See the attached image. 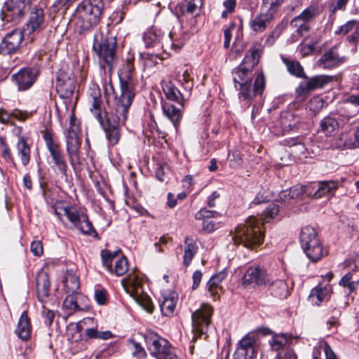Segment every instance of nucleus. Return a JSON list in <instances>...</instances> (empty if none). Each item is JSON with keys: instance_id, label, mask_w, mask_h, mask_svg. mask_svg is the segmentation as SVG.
<instances>
[{"instance_id": "nucleus-47", "label": "nucleus", "mask_w": 359, "mask_h": 359, "mask_svg": "<svg viewBox=\"0 0 359 359\" xmlns=\"http://www.w3.org/2000/svg\"><path fill=\"white\" fill-rule=\"evenodd\" d=\"M332 315L327 321V329L332 332H336L337 327L339 325V318L341 315V311L337 307L332 310Z\"/></svg>"}, {"instance_id": "nucleus-52", "label": "nucleus", "mask_w": 359, "mask_h": 359, "mask_svg": "<svg viewBox=\"0 0 359 359\" xmlns=\"http://www.w3.org/2000/svg\"><path fill=\"white\" fill-rule=\"evenodd\" d=\"M346 40L353 46L351 48L352 53H356L359 43V25L355 27L354 32L347 36Z\"/></svg>"}, {"instance_id": "nucleus-16", "label": "nucleus", "mask_w": 359, "mask_h": 359, "mask_svg": "<svg viewBox=\"0 0 359 359\" xmlns=\"http://www.w3.org/2000/svg\"><path fill=\"white\" fill-rule=\"evenodd\" d=\"M319 15V9L316 6H311L304 9L299 15L290 21V26L296 28V34L302 36L304 33L309 32V23Z\"/></svg>"}, {"instance_id": "nucleus-42", "label": "nucleus", "mask_w": 359, "mask_h": 359, "mask_svg": "<svg viewBox=\"0 0 359 359\" xmlns=\"http://www.w3.org/2000/svg\"><path fill=\"white\" fill-rule=\"evenodd\" d=\"M31 115V113L22 111L18 109H15L9 114L7 111L0 109V122L2 123H6L9 121L11 116L19 121H25Z\"/></svg>"}, {"instance_id": "nucleus-29", "label": "nucleus", "mask_w": 359, "mask_h": 359, "mask_svg": "<svg viewBox=\"0 0 359 359\" xmlns=\"http://www.w3.org/2000/svg\"><path fill=\"white\" fill-rule=\"evenodd\" d=\"M163 37L161 30L153 27L144 34L143 39L146 47L153 48L163 44Z\"/></svg>"}, {"instance_id": "nucleus-51", "label": "nucleus", "mask_w": 359, "mask_h": 359, "mask_svg": "<svg viewBox=\"0 0 359 359\" xmlns=\"http://www.w3.org/2000/svg\"><path fill=\"white\" fill-rule=\"evenodd\" d=\"M201 0H191V1H186L182 4V11L184 13L194 14L196 9L201 6Z\"/></svg>"}, {"instance_id": "nucleus-26", "label": "nucleus", "mask_w": 359, "mask_h": 359, "mask_svg": "<svg viewBox=\"0 0 359 359\" xmlns=\"http://www.w3.org/2000/svg\"><path fill=\"white\" fill-rule=\"evenodd\" d=\"M250 22V27L255 32H263L273 18L272 13L266 10H262Z\"/></svg>"}, {"instance_id": "nucleus-63", "label": "nucleus", "mask_w": 359, "mask_h": 359, "mask_svg": "<svg viewBox=\"0 0 359 359\" xmlns=\"http://www.w3.org/2000/svg\"><path fill=\"white\" fill-rule=\"evenodd\" d=\"M202 276H203V274H202L201 271L199 270L196 271L194 273L193 276H192V278H193L192 288H193V290H196L198 287V285L201 283V280L202 279Z\"/></svg>"}, {"instance_id": "nucleus-64", "label": "nucleus", "mask_w": 359, "mask_h": 359, "mask_svg": "<svg viewBox=\"0 0 359 359\" xmlns=\"http://www.w3.org/2000/svg\"><path fill=\"white\" fill-rule=\"evenodd\" d=\"M0 144L2 147V156L5 158H9L11 156L10 150L8 145L6 144L5 139L2 137H0Z\"/></svg>"}, {"instance_id": "nucleus-57", "label": "nucleus", "mask_w": 359, "mask_h": 359, "mask_svg": "<svg viewBox=\"0 0 359 359\" xmlns=\"http://www.w3.org/2000/svg\"><path fill=\"white\" fill-rule=\"evenodd\" d=\"M216 213L215 211L209 210L206 208H202L195 215L196 219H209L210 217H214Z\"/></svg>"}, {"instance_id": "nucleus-9", "label": "nucleus", "mask_w": 359, "mask_h": 359, "mask_svg": "<svg viewBox=\"0 0 359 359\" xmlns=\"http://www.w3.org/2000/svg\"><path fill=\"white\" fill-rule=\"evenodd\" d=\"M55 214L63 223H65L63 217L65 216L74 227L79 229L83 234L90 235L94 231L93 225L87 215L83 212H80L74 207L68 206L56 209Z\"/></svg>"}, {"instance_id": "nucleus-43", "label": "nucleus", "mask_w": 359, "mask_h": 359, "mask_svg": "<svg viewBox=\"0 0 359 359\" xmlns=\"http://www.w3.org/2000/svg\"><path fill=\"white\" fill-rule=\"evenodd\" d=\"M291 339L287 334H276L269 341V344L273 351H278L283 348Z\"/></svg>"}, {"instance_id": "nucleus-33", "label": "nucleus", "mask_w": 359, "mask_h": 359, "mask_svg": "<svg viewBox=\"0 0 359 359\" xmlns=\"http://www.w3.org/2000/svg\"><path fill=\"white\" fill-rule=\"evenodd\" d=\"M65 292L77 294L80 290V281L77 275L72 270H67L64 277Z\"/></svg>"}, {"instance_id": "nucleus-14", "label": "nucleus", "mask_w": 359, "mask_h": 359, "mask_svg": "<svg viewBox=\"0 0 359 359\" xmlns=\"http://www.w3.org/2000/svg\"><path fill=\"white\" fill-rule=\"evenodd\" d=\"M76 88V77L72 70L67 65H62L57 76V93L61 98H70Z\"/></svg>"}, {"instance_id": "nucleus-58", "label": "nucleus", "mask_w": 359, "mask_h": 359, "mask_svg": "<svg viewBox=\"0 0 359 359\" xmlns=\"http://www.w3.org/2000/svg\"><path fill=\"white\" fill-rule=\"evenodd\" d=\"M236 27L235 22H231L229 27L226 29L224 32V46L225 48H228L230 46V41L232 37V30L234 29Z\"/></svg>"}, {"instance_id": "nucleus-53", "label": "nucleus", "mask_w": 359, "mask_h": 359, "mask_svg": "<svg viewBox=\"0 0 359 359\" xmlns=\"http://www.w3.org/2000/svg\"><path fill=\"white\" fill-rule=\"evenodd\" d=\"M94 297L97 303L100 305H104L108 301V294L105 289H97L95 290Z\"/></svg>"}, {"instance_id": "nucleus-36", "label": "nucleus", "mask_w": 359, "mask_h": 359, "mask_svg": "<svg viewBox=\"0 0 359 359\" xmlns=\"http://www.w3.org/2000/svg\"><path fill=\"white\" fill-rule=\"evenodd\" d=\"M339 187L337 181H321L318 182V187L313 194V197L315 198H321L327 194H332Z\"/></svg>"}, {"instance_id": "nucleus-32", "label": "nucleus", "mask_w": 359, "mask_h": 359, "mask_svg": "<svg viewBox=\"0 0 359 359\" xmlns=\"http://www.w3.org/2000/svg\"><path fill=\"white\" fill-rule=\"evenodd\" d=\"M162 109L163 114L177 128L182 116V109L183 108L181 107H177L170 103L164 102L162 104Z\"/></svg>"}, {"instance_id": "nucleus-13", "label": "nucleus", "mask_w": 359, "mask_h": 359, "mask_svg": "<svg viewBox=\"0 0 359 359\" xmlns=\"http://www.w3.org/2000/svg\"><path fill=\"white\" fill-rule=\"evenodd\" d=\"M43 137L53 163V168L62 175L67 176V163L60 144L53 140L49 131H46Z\"/></svg>"}, {"instance_id": "nucleus-28", "label": "nucleus", "mask_w": 359, "mask_h": 359, "mask_svg": "<svg viewBox=\"0 0 359 359\" xmlns=\"http://www.w3.org/2000/svg\"><path fill=\"white\" fill-rule=\"evenodd\" d=\"M37 297L41 302H44L49 296L50 280L47 273L41 271L36 279Z\"/></svg>"}, {"instance_id": "nucleus-44", "label": "nucleus", "mask_w": 359, "mask_h": 359, "mask_svg": "<svg viewBox=\"0 0 359 359\" xmlns=\"http://www.w3.org/2000/svg\"><path fill=\"white\" fill-rule=\"evenodd\" d=\"M121 252L120 250L111 252L108 250H102L101 251V258L102 264L106 266L108 270L111 272L113 271L112 262L114 259L118 256V254Z\"/></svg>"}, {"instance_id": "nucleus-40", "label": "nucleus", "mask_w": 359, "mask_h": 359, "mask_svg": "<svg viewBox=\"0 0 359 359\" xmlns=\"http://www.w3.org/2000/svg\"><path fill=\"white\" fill-rule=\"evenodd\" d=\"M226 271L225 270L212 276L207 283L208 291L212 297H215L217 294V289L219 284L226 277Z\"/></svg>"}, {"instance_id": "nucleus-8", "label": "nucleus", "mask_w": 359, "mask_h": 359, "mask_svg": "<svg viewBox=\"0 0 359 359\" xmlns=\"http://www.w3.org/2000/svg\"><path fill=\"white\" fill-rule=\"evenodd\" d=\"M300 243L304 252L312 262H318L323 257V246L313 227L306 226L302 229Z\"/></svg>"}, {"instance_id": "nucleus-39", "label": "nucleus", "mask_w": 359, "mask_h": 359, "mask_svg": "<svg viewBox=\"0 0 359 359\" xmlns=\"http://www.w3.org/2000/svg\"><path fill=\"white\" fill-rule=\"evenodd\" d=\"M184 254L183 257V263L185 266H188L191 262L194 257L197 253L198 246L194 241L189 237H187L184 240Z\"/></svg>"}, {"instance_id": "nucleus-54", "label": "nucleus", "mask_w": 359, "mask_h": 359, "mask_svg": "<svg viewBox=\"0 0 359 359\" xmlns=\"http://www.w3.org/2000/svg\"><path fill=\"white\" fill-rule=\"evenodd\" d=\"M71 6L69 0H56L53 4V10L54 12L62 11L63 13Z\"/></svg>"}, {"instance_id": "nucleus-48", "label": "nucleus", "mask_w": 359, "mask_h": 359, "mask_svg": "<svg viewBox=\"0 0 359 359\" xmlns=\"http://www.w3.org/2000/svg\"><path fill=\"white\" fill-rule=\"evenodd\" d=\"M128 270V260L125 256L118 258L114 264V273L118 276L125 274Z\"/></svg>"}, {"instance_id": "nucleus-56", "label": "nucleus", "mask_w": 359, "mask_h": 359, "mask_svg": "<svg viewBox=\"0 0 359 359\" xmlns=\"http://www.w3.org/2000/svg\"><path fill=\"white\" fill-rule=\"evenodd\" d=\"M30 250L34 256L40 257L43 255V248L41 241H34L31 243Z\"/></svg>"}, {"instance_id": "nucleus-18", "label": "nucleus", "mask_w": 359, "mask_h": 359, "mask_svg": "<svg viewBox=\"0 0 359 359\" xmlns=\"http://www.w3.org/2000/svg\"><path fill=\"white\" fill-rule=\"evenodd\" d=\"M24 39L22 30L15 29L8 32L0 43V53L4 55L16 53Z\"/></svg>"}, {"instance_id": "nucleus-27", "label": "nucleus", "mask_w": 359, "mask_h": 359, "mask_svg": "<svg viewBox=\"0 0 359 359\" xmlns=\"http://www.w3.org/2000/svg\"><path fill=\"white\" fill-rule=\"evenodd\" d=\"M192 69L190 67L184 65L175 74V79L184 88L187 94H191L194 88V79L191 77Z\"/></svg>"}, {"instance_id": "nucleus-59", "label": "nucleus", "mask_w": 359, "mask_h": 359, "mask_svg": "<svg viewBox=\"0 0 359 359\" xmlns=\"http://www.w3.org/2000/svg\"><path fill=\"white\" fill-rule=\"evenodd\" d=\"M131 344L134 351L133 352V355L137 357L139 359L143 358L146 356L147 353L144 348H142L138 343L131 341Z\"/></svg>"}, {"instance_id": "nucleus-24", "label": "nucleus", "mask_w": 359, "mask_h": 359, "mask_svg": "<svg viewBox=\"0 0 359 359\" xmlns=\"http://www.w3.org/2000/svg\"><path fill=\"white\" fill-rule=\"evenodd\" d=\"M45 22L44 11L41 7L35 6L31 11L24 31L29 34L39 30Z\"/></svg>"}, {"instance_id": "nucleus-35", "label": "nucleus", "mask_w": 359, "mask_h": 359, "mask_svg": "<svg viewBox=\"0 0 359 359\" xmlns=\"http://www.w3.org/2000/svg\"><path fill=\"white\" fill-rule=\"evenodd\" d=\"M177 299V294L175 292H171L167 296H163V300L160 306L161 312L164 316H170L172 315Z\"/></svg>"}, {"instance_id": "nucleus-15", "label": "nucleus", "mask_w": 359, "mask_h": 359, "mask_svg": "<svg viewBox=\"0 0 359 359\" xmlns=\"http://www.w3.org/2000/svg\"><path fill=\"white\" fill-rule=\"evenodd\" d=\"M74 121V116H72L70 120L71 126L67 130L65 133L66 150L69 162L72 165H74L76 163H79L81 143V138L79 135V130L73 124Z\"/></svg>"}, {"instance_id": "nucleus-7", "label": "nucleus", "mask_w": 359, "mask_h": 359, "mask_svg": "<svg viewBox=\"0 0 359 359\" xmlns=\"http://www.w3.org/2000/svg\"><path fill=\"white\" fill-rule=\"evenodd\" d=\"M142 278L133 272L122 279L121 284L126 292L132 297L135 302L148 313H152L154 305L150 297L144 292L142 287Z\"/></svg>"}, {"instance_id": "nucleus-62", "label": "nucleus", "mask_w": 359, "mask_h": 359, "mask_svg": "<svg viewBox=\"0 0 359 359\" xmlns=\"http://www.w3.org/2000/svg\"><path fill=\"white\" fill-rule=\"evenodd\" d=\"M323 349L326 359H338L331 346L327 343H324Z\"/></svg>"}, {"instance_id": "nucleus-20", "label": "nucleus", "mask_w": 359, "mask_h": 359, "mask_svg": "<svg viewBox=\"0 0 359 359\" xmlns=\"http://www.w3.org/2000/svg\"><path fill=\"white\" fill-rule=\"evenodd\" d=\"M243 280L247 285H267L271 281V276L263 268L251 266L246 271Z\"/></svg>"}, {"instance_id": "nucleus-23", "label": "nucleus", "mask_w": 359, "mask_h": 359, "mask_svg": "<svg viewBox=\"0 0 359 359\" xmlns=\"http://www.w3.org/2000/svg\"><path fill=\"white\" fill-rule=\"evenodd\" d=\"M162 88L166 98L170 101L176 102L182 108H184V101L191 95V94H187L184 90L181 92L170 81H163Z\"/></svg>"}, {"instance_id": "nucleus-2", "label": "nucleus", "mask_w": 359, "mask_h": 359, "mask_svg": "<svg viewBox=\"0 0 359 359\" xmlns=\"http://www.w3.org/2000/svg\"><path fill=\"white\" fill-rule=\"evenodd\" d=\"M260 56L259 47L252 46L240 65L232 71L234 87L238 91V98L241 101L249 102L255 97L263 93L265 79L262 72L257 75L252 86L253 69L258 64Z\"/></svg>"}, {"instance_id": "nucleus-61", "label": "nucleus", "mask_w": 359, "mask_h": 359, "mask_svg": "<svg viewBox=\"0 0 359 359\" xmlns=\"http://www.w3.org/2000/svg\"><path fill=\"white\" fill-rule=\"evenodd\" d=\"M43 316L46 319V323L50 325L54 320L55 313L53 311L47 309L44 306H43Z\"/></svg>"}, {"instance_id": "nucleus-1", "label": "nucleus", "mask_w": 359, "mask_h": 359, "mask_svg": "<svg viewBox=\"0 0 359 359\" xmlns=\"http://www.w3.org/2000/svg\"><path fill=\"white\" fill-rule=\"evenodd\" d=\"M133 60V57H128L118 70L121 92L114 96V111L110 117L106 118L104 125H101L111 145H115L119 141V126L125 124L135 95L136 80Z\"/></svg>"}, {"instance_id": "nucleus-5", "label": "nucleus", "mask_w": 359, "mask_h": 359, "mask_svg": "<svg viewBox=\"0 0 359 359\" xmlns=\"http://www.w3.org/2000/svg\"><path fill=\"white\" fill-rule=\"evenodd\" d=\"M103 7L102 0H83L79 4L74 20L79 32L89 30L98 23Z\"/></svg>"}, {"instance_id": "nucleus-12", "label": "nucleus", "mask_w": 359, "mask_h": 359, "mask_svg": "<svg viewBox=\"0 0 359 359\" xmlns=\"http://www.w3.org/2000/svg\"><path fill=\"white\" fill-rule=\"evenodd\" d=\"M29 9V0H7L2 8L1 18L17 24Z\"/></svg>"}, {"instance_id": "nucleus-46", "label": "nucleus", "mask_w": 359, "mask_h": 359, "mask_svg": "<svg viewBox=\"0 0 359 359\" xmlns=\"http://www.w3.org/2000/svg\"><path fill=\"white\" fill-rule=\"evenodd\" d=\"M285 0H262V9L274 15L283 4Z\"/></svg>"}, {"instance_id": "nucleus-17", "label": "nucleus", "mask_w": 359, "mask_h": 359, "mask_svg": "<svg viewBox=\"0 0 359 359\" xmlns=\"http://www.w3.org/2000/svg\"><path fill=\"white\" fill-rule=\"evenodd\" d=\"M212 307L208 304H202L201 307L191 315L193 331L199 336L204 334L210 323Z\"/></svg>"}, {"instance_id": "nucleus-25", "label": "nucleus", "mask_w": 359, "mask_h": 359, "mask_svg": "<svg viewBox=\"0 0 359 359\" xmlns=\"http://www.w3.org/2000/svg\"><path fill=\"white\" fill-rule=\"evenodd\" d=\"M332 292V287L330 284H319L311 291L309 301L316 306H319L323 301L327 300Z\"/></svg>"}, {"instance_id": "nucleus-49", "label": "nucleus", "mask_w": 359, "mask_h": 359, "mask_svg": "<svg viewBox=\"0 0 359 359\" xmlns=\"http://www.w3.org/2000/svg\"><path fill=\"white\" fill-rule=\"evenodd\" d=\"M349 0H333L329 6V13L333 15L338 11H344Z\"/></svg>"}, {"instance_id": "nucleus-38", "label": "nucleus", "mask_w": 359, "mask_h": 359, "mask_svg": "<svg viewBox=\"0 0 359 359\" xmlns=\"http://www.w3.org/2000/svg\"><path fill=\"white\" fill-rule=\"evenodd\" d=\"M281 60L291 75L298 78H306L304 68L297 60L287 58L283 55H281Z\"/></svg>"}, {"instance_id": "nucleus-60", "label": "nucleus", "mask_w": 359, "mask_h": 359, "mask_svg": "<svg viewBox=\"0 0 359 359\" xmlns=\"http://www.w3.org/2000/svg\"><path fill=\"white\" fill-rule=\"evenodd\" d=\"M218 228V224L213 222L212 220L204 219L203 222V229L205 231L210 233Z\"/></svg>"}, {"instance_id": "nucleus-10", "label": "nucleus", "mask_w": 359, "mask_h": 359, "mask_svg": "<svg viewBox=\"0 0 359 359\" xmlns=\"http://www.w3.org/2000/svg\"><path fill=\"white\" fill-rule=\"evenodd\" d=\"M258 333L262 335H268L271 333L269 328L259 327L255 331L250 332L244 336L239 341L236 351V359H253L255 353V346L258 340Z\"/></svg>"}, {"instance_id": "nucleus-30", "label": "nucleus", "mask_w": 359, "mask_h": 359, "mask_svg": "<svg viewBox=\"0 0 359 359\" xmlns=\"http://www.w3.org/2000/svg\"><path fill=\"white\" fill-rule=\"evenodd\" d=\"M332 81V77L326 75H318L309 79L301 85L304 90L312 91L318 88H322Z\"/></svg>"}, {"instance_id": "nucleus-3", "label": "nucleus", "mask_w": 359, "mask_h": 359, "mask_svg": "<svg viewBox=\"0 0 359 359\" xmlns=\"http://www.w3.org/2000/svg\"><path fill=\"white\" fill-rule=\"evenodd\" d=\"M278 212V205L271 203L266 207L260 218L249 217L243 224H238L233 232H231L233 244L242 245L250 249L260 245L264 237V231L262 229L264 224L273 219Z\"/></svg>"}, {"instance_id": "nucleus-4", "label": "nucleus", "mask_w": 359, "mask_h": 359, "mask_svg": "<svg viewBox=\"0 0 359 359\" xmlns=\"http://www.w3.org/2000/svg\"><path fill=\"white\" fill-rule=\"evenodd\" d=\"M93 50L98 57L100 67L104 69L107 67L111 74L117 60L115 37L108 36L100 30L96 32Z\"/></svg>"}, {"instance_id": "nucleus-19", "label": "nucleus", "mask_w": 359, "mask_h": 359, "mask_svg": "<svg viewBox=\"0 0 359 359\" xmlns=\"http://www.w3.org/2000/svg\"><path fill=\"white\" fill-rule=\"evenodd\" d=\"M38 72L35 68L25 67L13 74V81L17 85L20 91L29 89L36 81Z\"/></svg>"}, {"instance_id": "nucleus-6", "label": "nucleus", "mask_w": 359, "mask_h": 359, "mask_svg": "<svg viewBox=\"0 0 359 359\" xmlns=\"http://www.w3.org/2000/svg\"><path fill=\"white\" fill-rule=\"evenodd\" d=\"M144 340L149 353L156 359H181L170 343L157 333L148 331Z\"/></svg>"}, {"instance_id": "nucleus-31", "label": "nucleus", "mask_w": 359, "mask_h": 359, "mask_svg": "<svg viewBox=\"0 0 359 359\" xmlns=\"http://www.w3.org/2000/svg\"><path fill=\"white\" fill-rule=\"evenodd\" d=\"M15 333L22 340H27L30 337L31 325L26 311H23L20 317Z\"/></svg>"}, {"instance_id": "nucleus-37", "label": "nucleus", "mask_w": 359, "mask_h": 359, "mask_svg": "<svg viewBox=\"0 0 359 359\" xmlns=\"http://www.w3.org/2000/svg\"><path fill=\"white\" fill-rule=\"evenodd\" d=\"M187 39V34L184 32L179 30L176 32L172 30L169 33L168 39L166 40L170 43L171 48L174 50L178 51L182 48Z\"/></svg>"}, {"instance_id": "nucleus-45", "label": "nucleus", "mask_w": 359, "mask_h": 359, "mask_svg": "<svg viewBox=\"0 0 359 359\" xmlns=\"http://www.w3.org/2000/svg\"><path fill=\"white\" fill-rule=\"evenodd\" d=\"M65 293L67 294V297L63 302L64 306L69 310L80 309L78 305V299L83 297L82 294L80 292H77V294H72L71 292Z\"/></svg>"}, {"instance_id": "nucleus-22", "label": "nucleus", "mask_w": 359, "mask_h": 359, "mask_svg": "<svg viewBox=\"0 0 359 359\" xmlns=\"http://www.w3.org/2000/svg\"><path fill=\"white\" fill-rule=\"evenodd\" d=\"M346 61V57L340 56L337 52V46H334L320 57L318 61V66L323 69L334 68Z\"/></svg>"}, {"instance_id": "nucleus-50", "label": "nucleus", "mask_w": 359, "mask_h": 359, "mask_svg": "<svg viewBox=\"0 0 359 359\" xmlns=\"http://www.w3.org/2000/svg\"><path fill=\"white\" fill-rule=\"evenodd\" d=\"M359 25V22L355 20L347 22L345 25L339 27L337 30L335 31V34L337 35H345L352 30H355V27Z\"/></svg>"}, {"instance_id": "nucleus-11", "label": "nucleus", "mask_w": 359, "mask_h": 359, "mask_svg": "<svg viewBox=\"0 0 359 359\" xmlns=\"http://www.w3.org/2000/svg\"><path fill=\"white\" fill-rule=\"evenodd\" d=\"M352 116L331 113L319 122L318 132L325 137H334L346 124H353Z\"/></svg>"}, {"instance_id": "nucleus-41", "label": "nucleus", "mask_w": 359, "mask_h": 359, "mask_svg": "<svg viewBox=\"0 0 359 359\" xmlns=\"http://www.w3.org/2000/svg\"><path fill=\"white\" fill-rule=\"evenodd\" d=\"M17 149L22 165H27L30 161V148L24 137L18 139Z\"/></svg>"}, {"instance_id": "nucleus-21", "label": "nucleus", "mask_w": 359, "mask_h": 359, "mask_svg": "<svg viewBox=\"0 0 359 359\" xmlns=\"http://www.w3.org/2000/svg\"><path fill=\"white\" fill-rule=\"evenodd\" d=\"M90 96L91 100L90 112L100 125H104V121L107 117H110V114H107L104 110L100 89L98 88H92Z\"/></svg>"}, {"instance_id": "nucleus-55", "label": "nucleus", "mask_w": 359, "mask_h": 359, "mask_svg": "<svg viewBox=\"0 0 359 359\" xmlns=\"http://www.w3.org/2000/svg\"><path fill=\"white\" fill-rule=\"evenodd\" d=\"M290 189L292 198H297L302 196L304 194L306 193L307 188L303 185H295L291 187Z\"/></svg>"}, {"instance_id": "nucleus-34", "label": "nucleus", "mask_w": 359, "mask_h": 359, "mask_svg": "<svg viewBox=\"0 0 359 359\" xmlns=\"http://www.w3.org/2000/svg\"><path fill=\"white\" fill-rule=\"evenodd\" d=\"M267 285L270 286L272 294L276 297L286 298L290 294L287 284L283 280H274L271 276V281Z\"/></svg>"}]
</instances>
